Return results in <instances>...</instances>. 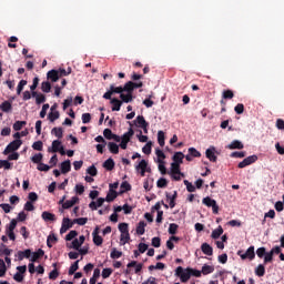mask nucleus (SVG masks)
I'll return each mask as SVG.
<instances>
[{
  "mask_svg": "<svg viewBox=\"0 0 284 284\" xmlns=\"http://www.w3.org/2000/svg\"><path fill=\"white\" fill-rule=\"evenodd\" d=\"M30 256H32V251L30 248L18 252V261H23V258H30Z\"/></svg>",
  "mask_w": 284,
  "mask_h": 284,
  "instance_id": "obj_15",
  "label": "nucleus"
},
{
  "mask_svg": "<svg viewBox=\"0 0 284 284\" xmlns=\"http://www.w3.org/2000/svg\"><path fill=\"white\" fill-rule=\"evenodd\" d=\"M237 256L242 258V261H245L248 258V261H254L256 258V253L254 252V246H250L245 253L243 251L237 252Z\"/></svg>",
  "mask_w": 284,
  "mask_h": 284,
  "instance_id": "obj_1",
  "label": "nucleus"
},
{
  "mask_svg": "<svg viewBox=\"0 0 284 284\" xmlns=\"http://www.w3.org/2000/svg\"><path fill=\"white\" fill-rule=\"evenodd\" d=\"M118 227L121 234H130L128 223H120Z\"/></svg>",
  "mask_w": 284,
  "mask_h": 284,
  "instance_id": "obj_42",
  "label": "nucleus"
},
{
  "mask_svg": "<svg viewBox=\"0 0 284 284\" xmlns=\"http://www.w3.org/2000/svg\"><path fill=\"white\" fill-rule=\"evenodd\" d=\"M203 205H206V207H212L213 214L219 213V204H216V200H213L210 196H206L202 200Z\"/></svg>",
  "mask_w": 284,
  "mask_h": 284,
  "instance_id": "obj_3",
  "label": "nucleus"
},
{
  "mask_svg": "<svg viewBox=\"0 0 284 284\" xmlns=\"http://www.w3.org/2000/svg\"><path fill=\"white\" fill-rule=\"evenodd\" d=\"M120 243L121 245H125L126 243H130V233H121Z\"/></svg>",
  "mask_w": 284,
  "mask_h": 284,
  "instance_id": "obj_37",
  "label": "nucleus"
},
{
  "mask_svg": "<svg viewBox=\"0 0 284 284\" xmlns=\"http://www.w3.org/2000/svg\"><path fill=\"white\" fill-rule=\"evenodd\" d=\"M32 97L36 99L37 105L45 103V95L43 93H38L37 91L31 92Z\"/></svg>",
  "mask_w": 284,
  "mask_h": 284,
  "instance_id": "obj_10",
  "label": "nucleus"
},
{
  "mask_svg": "<svg viewBox=\"0 0 284 284\" xmlns=\"http://www.w3.org/2000/svg\"><path fill=\"white\" fill-rule=\"evenodd\" d=\"M51 134H54L57 139H63V128H53Z\"/></svg>",
  "mask_w": 284,
  "mask_h": 284,
  "instance_id": "obj_32",
  "label": "nucleus"
},
{
  "mask_svg": "<svg viewBox=\"0 0 284 284\" xmlns=\"http://www.w3.org/2000/svg\"><path fill=\"white\" fill-rule=\"evenodd\" d=\"M77 236H79V232L70 231L69 234L65 235V241H72L73 239H77Z\"/></svg>",
  "mask_w": 284,
  "mask_h": 284,
  "instance_id": "obj_58",
  "label": "nucleus"
},
{
  "mask_svg": "<svg viewBox=\"0 0 284 284\" xmlns=\"http://www.w3.org/2000/svg\"><path fill=\"white\" fill-rule=\"evenodd\" d=\"M23 145V142L21 140H13L11 143L7 145V148L3 151V154H10L11 152H17Z\"/></svg>",
  "mask_w": 284,
  "mask_h": 284,
  "instance_id": "obj_2",
  "label": "nucleus"
},
{
  "mask_svg": "<svg viewBox=\"0 0 284 284\" xmlns=\"http://www.w3.org/2000/svg\"><path fill=\"white\" fill-rule=\"evenodd\" d=\"M115 163L112 158H109L106 161L103 163V168L108 170L109 172H112V169L114 168Z\"/></svg>",
  "mask_w": 284,
  "mask_h": 284,
  "instance_id": "obj_22",
  "label": "nucleus"
},
{
  "mask_svg": "<svg viewBox=\"0 0 284 284\" xmlns=\"http://www.w3.org/2000/svg\"><path fill=\"white\" fill-rule=\"evenodd\" d=\"M110 90L113 94H123V87H114V84H111Z\"/></svg>",
  "mask_w": 284,
  "mask_h": 284,
  "instance_id": "obj_49",
  "label": "nucleus"
},
{
  "mask_svg": "<svg viewBox=\"0 0 284 284\" xmlns=\"http://www.w3.org/2000/svg\"><path fill=\"white\" fill-rule=\"evenodd\" d=\"M111 104H113L112 112H119L121 110V105H123V102L116 98H113L111 100Z\"/></svg>",
  "mask_w": 284,
  "mask_h": 284,
  "instance_id": "obj_17",
  "label": "nucleus"
},
{
  "mask_svg": "<svg viewBox=\"0 0 284 284\" xmlns=\"http://www.w3.org/2000/svg\"><path fill=\"white\" fill-rule=\"evenodd\" d=\"M191 273H190V268H186V271L184 273H182V275L180 276L182 283H187L191 278Z\"/></svg>",
  "mask_w": 284,
  "mask_h": 284,
  "instance_id": "obj_38",
  "label": "nucleus"
},
{
  "mask_svg": "<svg viewBox=\"0 0 284 284\" xmlns=\"http://www.w3.org/2000/svg\"><path fill=\"white\" fill-rule=\"evenodd\" d=\"M47 79H49L50 81H52V83H57V81H59V71L52 69L47 73Z\"/></svg>",
  "mask_w": 284,
  "mask_h": 284,
  "instance_id": "obj_12",
  "label": "nucleus"
},
{
  "mask_svg": "<svg viewBox=\"0 0 284 284\" xmlns=\"http://www.w3.org/2000/svg\"><path fill=\"white\" fill-rule=\"evenodd\" d=\"M0 110L2 112H11L12 111V103H10V101H4L2 102V104L0 105Z\"/></svg>",
  "mask_w": 284,
  "mask_h": 284,
  "instance_id": "obj_25",
  "label": "nucleus"
},
{
  "mask_svg": "<svg viewBox=\"0 0 284 284\" xmlns=\"http://www.w3.org/2000/svg\"><path fill=\"white\" fill-rule=\"evenodd\" d=\"M244 148L245 145H243V142L239 140H234L227 145L229 150H243Z\"/></svg>",
  "mask_w": 284,
  "mask_h": 284,
  "instance_id": "obj_11",
  "label": "nucleus"
},
{
  "mask_svg": "<svg viewBox=\"0 0 284 284\" xmlns=\"http://www.w3.org/2000/svg\"><path fill=\"white\" fill-rule=\"evenodd\" d=\"M33 150H37L38 152H43V142L37 141L32 144Z\"/></svg>",
  "mask_w": 284,
  "mask_h": 284,
  "instance_id": "obj_56",
  "label": "nucleus"
},
{
  "mask_svg": "<svg viewBox=\"0 0 284 284\" xmlns=\"http://www.w3.org/2000/svg\"><path fill=\"white\" fill-rule=\"evenodd\" d=\"M108 148H109V151L111 152V154H119V144H116L114 142H109Z\"/></svg>",
  "mask_w": 284,
  "mask_h": 284,
  "instance_id": "obj_29",
  "label": "nucleus"
},
{
  "mask_svg": "<svg viewBox=\"0 0 284 284\" xmlns=\"http://www.w3.org/2000/svg\"><path fill=\"white\" fill-rule=\"evenodd\" d=\"M171 174H180L181 176H185V174L181 173V164L175 162L171 163Z\"/></svg>",
  "mask_w": 284,
  "mask_h": 284,
  "instance_id": "obj_18",
  "label": "nucleus"
},
{
  "mask_svg": "<svg viewBox=\"0 0 284 284\" xmlns=\"http://www.w3.org/2000/svg\"><path fill=\"white\" fill-rule=\"evenodd\" d=\"M120 187V194H125V192H130L132 190V185L128 183V181L122 182Z\"/></svg>",
  "mask_w": 284,
  "mask_h": 284,
  "instance_id": "obj_27",
  "label": "nucleus"
},
{
  "mask_svg": "<svg viewBox=\"0 0 284 284\" xmlns=\"http://www.w3.org/2000/svg\"><path fill=\"white\" fill-rule=\"evenodd\" d=\"M255 275L263 277L265 276V265L260 264L256 268H255Z\"/></svg>",
  "mask_w": 284,
  "mask_h": 284,
  "instance_id": "obj_36",
  "label": "nucleus"
},
{
  "mask_svg": "<svg viewBox=\"0 0 284 284\" xmlns=\"http://www.w3.org/2000/svg\"><path fill=\"white\" fill-rule=\"evenodd\" d=\"M4 168V170H12V164L8 160H0V170Z\"/></svg>",
  "mask_w": 284,
  "mask_h": 284,
  "instance_id": "obj_50",
  "label": "nucleus"
},
{
  "mask_svg": "<svg viewBox=\"0 0 284 284\" xmlns=\"http://www.w3.org/2000/svg\"><path fill=\"white\" fill-rule=\"evenodd\" d=\"M183 159H185V154H183V152H175L172 158L173 163H178L179 165L183 163Z\"/></svg>",
  "mask_w": 284,
  "mask_h": 284,
  "instance_id": "obj_19",
  "label": "nucleus"
},
{
  "mask_svg": "<svg viewBox=\"0 0 284 284\" xmlns=\"http://www.w3.org/2000/svg\"><path fill=\"white\" fill-rule=\"evenodd\" d=\"M123 92H126L128 94H132L134 92V88L132 84V81H129L122 87Z\"/></svg>",
  "mask_w": 284,
  "mask_h": 284,
  "instance_id": "obj_31",
  "label": "nucleus"
},
{
  "mask_svg": "<svg viewBox=\"0 0 284 284\" xmlns=\"http://www.w3.org/2000/svg\"><path fill=\"white\" fill-rule=\"evenodd\" d=\"M184 185H186L187 192H196V186H194L190 181L184 180Z\"/></svg>",
  "mask_w": 284,
  "mask_h": 284,
  "instance_id": "obj_59",
  "label": "nucleus"
},
{
  "mask_svg": "<svg viewBox=\"0 0 284 284\" xmlns=\"http://www.w3.org/2000/svg\"><path fill=\"white\" fill-rule=\"evenodd\" d=\"M135 123H138V128H143L144 125L149 124L143 115H138L135 119Z\"/></svg>",
  "mask_w": 284,
  "mask_h": 284,
  "instance_id": "obj_35",
  "label": "nucleus"
},
{
  "mask_svg": "<svg viewBox=\"0 0 284 284\" xmlns=\"http://www.w3.org/2000/svg\"><path fill=\"white\" fill-rule=\"evenodd\" d=\"M45 252L42 248H39L37 252L32 253V256L30 258L31 263H37L39 258H42L44 256Z\"/></svg>",
  "mask_w": 284,
  "mask_h": 284,
  "instance_id": "obj_16",
  "label": "nucleus"
},
{
  "mask_svg": "<svg viewBox=\"0 0 284 284\" xmlns=\"http://www.w3.org/2000/svg\"><path fill=\"white\" fill-rule=\"evenodd\" d=\"M72 225H74V222L72 220H70L69 217H64L62 220L60 234H65V232H68L70 230V227H72Z\"/></svg>",
  "mask_w": 284,
  "mask_h": 284,
  "instance_id": "obj_5",
  "label": "nucleus"
},
{
  "mask_svg": "<svg viewBox=\"0 0 284 284\" xmlns=\"http://www.w3.org/2000/svg\"><path fill=\"white\" fill-rule=\"evenodd\" d=\"M202 274L204 276H207V274H212L214 272V266L204 264L201 270Z\"/></svg>",
  "mask_w": 284,
  "mask_h": 284,
  "instance_id": "obj_26",
  "label": "nucleus"
},
{
  "mask_svg": "<svg viewBox=\"0 0 284 284\" xmlns=\"http://www.w3.org/2000/svg\"><path fill=\"white\" fill-rule=\"evenodd\" d=\"M223 234V226H219L217 229L213 230L211 234V239H221V235Z\"/></svg>",
  "mask_w": 284,
  "mask_h": 284,
  "instance_id": "obj_28",
  "label": "nucleus"
},
{
  "mask_svg": "<svg viewBox=\"0 0 284 284\" xmlns=\"http://www.w3.org/2000/svg\"><path fill=\"white\" fill-rule=\"evenodd\" d=\"M231 159H245V151H235L231 153Z\"/></svg>",
  "mask_w": 284,
  "mask_h": 284,
  "instance_id": "obj_44",
  "label": "nucleus"
},
{
  "mask_svg": "<svg viewBox=\"0 0 284 284\" xmlns=\"http://www.w3.org/2000/svg\"><path fill=\"white\" fill-rule=\"evenodd\" d=\"M77 223L78 225H85L88 223V217H79L73 220V225Z\"/></svg>",
  "mask_w": 284,
  "mask_h": 284,
  "instance_id": "obj_63",
  "label": "nucleus"
},
{
  "mask_svg": "<svg viewBox=\"0 0 284 284\" xmlns=\"http://www.w3.org/2000/svg\"><path fill=\"white\" fill-rule=\"evenodd\" d=\"M6 272H8V268L6 267V262L0 258V277L6 276Z\"/></svg>",
  "mask_w": 284,
  "mask_h": 284,
  "instance_id": "obj_51",
  "label": "nucleus"
},
{
  "mask_svg": "<svg viewBox=\"0 0 284 284\" xmlns=\"http://www.w3.org/2000/svg\"><path fill=\"white\" fill-rule=\"evenodd\" d=\"M135 170L138 172L139 170H141L140 172L141 176H145V172H150V170H148V161L141 160L140 163L135 166Z\"/></svg>",
  "mask_w": 284,
  "mask_h": 284,
  "instance_id": "obj_7",
  "label": "nucleus"
},
{
  "mask_svg": "<svg viewBox=\"0 0 284 284\" xmlns=\"http://www.w3.org/2000/svg\"><path fill=\"white\" fill-rule=\"evenodd\" d=\"M156 185L160 189L168 187V180L165 178H161L158 180Z\"/></svg>",
  "mask_w": 284,
  "mask_h": 284,
  "instance_id": "obj_57",
  "label": "nucleus"
},
{
  "mask_svg": "<svg viewBox=\"0 0 284 284\" xmlns=\"http://www.w3.org/2000/svg\"><path fill=\"white\" fill-rule=\"evenodd\" d=\"M178 231H179V224L171 223L170 226H169V234L174 236V234H176Z\"/></svg>",
  "mask_w": 284,
  "mask_h": 284,
  "instance_id": "obj_47",
  "label": "nucleus"
},
{
  "mask_svg": "<svg viewBox=\"0 0 284 284\" xmlns=\"http://www.w3.org/2000/svg\"><path fill=\"white\" fill-rule=\"evenodd\" d=\"M158 143L161 148H163V145H165V132H163V131L158 132Z\"/></svg>",
  "mask_w": 284,
  "mask_h": 284,
  "instance_id": "obj_34",
  "label": "nucleus"
},
{
  "mask_svg": "<svg viewBox=\"0 0 284 284\" xmlns=\"http://www.w3.org/2000/svg\"><path fill=\"white\" fill-rule=\"evenodd\" d=\"M116 196H119V193H116V191H114V190H110L104 200L108 203H112V201H114V199H116Z\"/></svg>",
  "mask_w": 284,
  "mask_h": 284,
  "instance_id": "obj_24",
  "label": "nucleus"
},
{
  "mask_svg": "<svg viewBox=\"0 0 284 284\" xmlns=\"http://www.w3.org/2000/svg\"><path fill=\"white\" fill-rule=\"evenodd\" d=\"M110 256L111 258H121V256H123V252L116 251V248H113Z\"/></svg>",
  "mask_w": 284,
  "mask_h": 284,
  "instance_id": "obj_60",
  "label": "nucleus"
},
{
  "mask_svg": "<svg viewBox=\"0 0 284 284\" xmlns=\"http://www.w3.org/2000/svg\"><path fill=\"white\" fill-rule=\"evenodd\" d=\"M93 243L98 246L103 245V237L101 235H93Z\"/></svg>",
  "mask_w": 284,
  "mask_h": 284,
  "instance_id": "obj_61",
  "label": "nucleus"
},
{
  "mask_svg": "<svg viewBox=\"0 0 284 284\" xmlns=\"http://www.w3.org/2000/svg\"><path fill=\"white\" fill-rule=\"evenodd\" d=\"M59 116H61V113H59V111H51L48 114V119L51 123H54L57 121V119H59Z\"/></svg>",
  "mask_w": 284,
  "mask_h": 284,
  "instance_id": "obj_30",
  "label": "nucleus"
},
{
  "mask_svg": "<svg viewBox=\"0 0 284 284\" xmlns=\"http://www.w3.org/2000/svg\"><path fill=\"white\" fill-rule=\"evenodd\" d=\"M87 174H90V176H97L98 174L97 166L94 165L89 166L87 170Z\"/></svg>",
  "mask_w": 284,
  "mask_h": 284,
  "instance_id": "obj_62",
  "label": "nucleus"
},
{
  "mask_svg": "<svg viewBox=\"0 0 284 284\" xmlns=\"http://www.w3.org/2000/svg\"><path fill=\"white\" fill-rule=\"evenodd\" d=\"M201 250L206 256H212V254H214V248H212V246L207 243H203L201 245Z\"/></svg>",
  "mask_w": 284,
  "mask_h": 284,
  "instance_id": "obj_14",
  "label": "nucleus"
},
{
  "mask_svg": "<svg viewBox=\"0 0 284 284\" xmlns=\"http://www.w3.org/2000/svg\"><path fill=\"white\" fill-rule=\"evenodd\" d=\"M206 159L211 161L212 163H216L217 156H216V148L212 146L205 151Z\"/></svg>",
  "mask_w": 284,
  "mask_h": 284,
  "instance_id": "obj_6",
  "label": "nucleus"
},
{
  "mask_svg": "<svg viewBox=\"0 0 284 284\" xmlns=\"http://www.w3.org/2000/svg\"><path fill=\"white\" fill-rule=\"evenodd\" d=\"M132 136H134V129L130 128L129 131L121 136V141L124 143H130V141H132Z\"/></svg>",
  "mask_w": 284,
  "mask_h": 284,
  "instance_id": "obj_9",
  "label": "nucleus"
},
{
  "mask_svg": "<svg viewBox=\"0 0 284 284\" xmlns=\"http://www.w3.org/2000/svg\"><path fill=\"white\" fill-rule=\"evenodd\" d=\"M79 270V260L75 261L69 268V276H72Z\"/></svg>",
  "mask_w": 284,
  "mask_h": 284,
  "instance_id": "obj_52",
  "label": "nucleus"
},
{
  "mask_svg": "<svg viewBox=\"0 0 284 284\" xmlns=\"http://www.w3.org/2000/svg\"><path fill=\"white\" fill-rule=\"evenodd\" d=\"M78 202H79V197L78 196H73V197H71V200H67L62 204V209L63 210H70V207H73V205H77Z\"/></svg>",
  "mask_w": 284,
  "mask_h": 284,
  "instance_id": "obj_8",
  "label": "nucleus"
},
{
  "mask_svg": "<svg viewBox=\"0 0 284 284\" xmlns=\"http://www.w3.org/2000/svg\"><path fill=\"white\" fill-rule=\"evenodd\" d=\"M61 148V141L59 140H54L52 142V146L48 149V152H53V153H57L59 152V149Z\"/></svg>",
  "mask_w": 284,
  "mask_h": 284,
  "instance_id": "obj_23",
  "label": "nucleus"
},
{
  "mask_svg": "<svg viewBox=\"0 0 284 284\" xmlns=\"http://www.w3.org/2000/svg\"><path fill=\"white\" fill-rule=\"evenodd\" d=\"M189 154H190L193 159H201V152H199L195 148H190V149H189Z\"/></svg>",
  "mask_w": 284,
  "mask_h": 284,
  "instance_id": "obj_46",
  "label": "nucleus"
},
{
  "mask_svg": "<svg viewBox=\"0 0 284 284\" xmlns=\"http://www.w3.org/2000/svg\"><path fill=\"white\" fill-rule=\"evenodd\" d=\"M143 154H152V142H148L143 148H142Z\"/></svg>",
  "mask_w": 284,
  "mask_h": 284,
  "instance_id": "obj_55",
  "label": "nucleus"
},
{
  "mask_svg": "<svg viewBox=\"0 0 284 284\" xmlns=\"http://www.w3.org/2000/svg\"><path fill=\"white\" fill-rule=\"evenodd\" d=\"M41 90L48 94L50 90H52V84L48 81H44L41 83Z\"/></svg>",
  "mask_w": 284,
  "mask_h": 284,
  "instance_id": "obj_39",
  "label": "nucleus"
},
{
  "mask_svg": "<svg viewBox=\"0 0 284 284\" xmlns=\"http://www.w3.org/2000/svg\"><path fill=\"white\" fill-rule=\"evenodd\" d=\"M58 239H57V235L54 234H50L47 239V245L48 247H52V244L51 243H57Z\"/></svg>",
  "mask_w": 284,
  "mask_h": 284,
  "instance_id": "obj_53",
  "label": "nucleus"
},
{
  "mask_svg": "<svg viewBox=\"0 0 284 284\" xmlns=\"http://www.w3.org/2000/svg\"><path fill=\"white\" fill-rule=\"evenodd\" d=\"M31 161H32V163H37L38 165L41 164V162L43 161V153L34 154L31 158Z\"/></svg>",
  "mask_w": 284,
  "mask_h": 284,
  "instance_id": "obj_40",
  "label": "nucleus"
},
{
  "mask_svg": "<svg viewBox=\"0 0 284 284\" xmlns=\"http://www.w3.org/2000/svg\"><path fill=\"white\" fill-rule=\"evenodd\" d=\"M256 161H258V156H256V155L247 156L242 162H240L237 164V168L240 170H243V168H247V165H252V163H256Z\"/></svg>",
  "mask_w": 284,
  "mask_h": 284,
  "instance_id": "obj_4",
  "label": "nucleus"
},
{
  "mask_svg": "<svg viewBox=\"0 0 284 284\" xmlns=\"http://www.w3.org/2000/svg\"><path fill=\"white\" fill-rule=\"evenodd\" d=\"M236 114H243V112H245V105H243V103H239L235 108H234Z\"/></svg>",
  "mask_w": 284,
  "mask_h": 284,
  "instance_id": "obj_64",
  "label": "nucleus"
},
{
  "mask_svg": "<svg viewBox=\"0 0 284 284\" xmlns=\"http://www.w3.org/2000/svg\"><path fill=\"white\" fill-rule=\"evenodd\" d=\"M42 219H43V221H51V222H54V221H57V215H54V213H50V212H48V211H44V212H42Z\"/></svg>",
  "mask_w": 284,
  "mask_h": 284,
  "instance_id": "obj_20",
  "label": "nucleus"
},
{
  "mask_svg": "<svg viewBox=\"0 0 284 284\" xmlns=\"http://www.w3.org/2000/svg\"><path fill=\"white\" fill-rule=\"evenodd\" d=\"M222 99H234V91L233 90L223 91Z\"/></svg>",
  "mask_w": 284,
  "mask_h": 284,
  "instance_id": "obj_54",
  "label": "nucleus"
},
{
  "mask_svg": "<svg viewBox=\"0 0 284 284\" xmlns=\"http://www.w3.org/2000/svg\"><path fill=\"white\" fill-rule=\"evenodd\" d=\"M120 99L122 103H132V101H134V97L132 95V93H121Z\"/></svg>",
  "mask_w": 284,
  "mask_h": 284,
  "instance_id": "obj_21",
  "label": "nucleus"
},
{
  "mask_svg": "<svg viewBox=\"0 0 284 284\" xmlns=\"http://www.w3.org/2000/svg\"><path fill=\"white\" fill-rule=\"evenodd\" d=\"M60 169H61L62 174H68V172H70L72 170V164H71L70 160L63 161L60 164Z\"/></svg>",
  "mask_w": 284,
  "mask_h": 284,
  "instance_id": "obj_13",
  "label": "nucleus"
},
{
  "mask_svg": "<svg viewBox=\"0 0 284 284\" xmlns=\"http://www.w3.org/2000/svg\"><path fill=\"white\" fill-rule=\"evenodd\" d=\"M28 122L26 121H16L14 124H13V130L16 132H19V130H21L23 128V125H27Z\"/></svg>",
  "mask_w": 284,
  "mask_h": 284,
  "instance_id": "obj_45",
  "label": "nucleus"
},
{
  "mask_svg": "<svg viewBox=\"0 0 284 284\" xmlns=\"http://www.w3.org/2000/svg\"><path fill=\"white\" fill-rule=\"evenodd\" d=\"M158 163H159V170H160L161 174H163V175L168 174V169L165 168V161L158 160Z\"/></svg>",
  "mask_w": 284,
  "mask_h": 284,
  "instance_id": "obj_43",
  "label": "nucleus"
},
{
  "mask_svg": "<svg viewBox=\"0 0 284 284\" xmlns=\"http://www.w3.org/2000/svg\"><path fill=\"white\" fill-rule=\"evenodd\" d=\"M1 247L3 248H0V256H10L12 254V250L6 247V244H1Z\"/></svg>",
  "mask_w": 284,
  "mask_h": 284,
  "instance_id": "obj_41",
  "label": "nucleus"
},
{
  "mask_svg": "<svg viewBox=\"0 0 284 284\" xmlns=\"http://www.w3.org/2000/svg\"><path fill=\"white\" fill-rule=\"evenodd\" d=\"M145 222L141 221L139 222L138 226H136V234H140V236H143V234H145Z\"/></svg>",
  "mask_w": 284,
  "mask_h": 284,
  "instance_id": "obj_33",
  "label": "nucleus"
},
{
  "mask_svg": "<svg viewBox=\"0 0 284 284\" xmlns=\"http://www.w3.org/2000/svg\"><path fill=\"white\" fill-rule=\"evenodd\" d=\"M26 85H28V81L21 80L17 87V94H21V92H23V88H26Z\"/></svg>",
  "mask_w": 284,
  "mask_h": 284,
  "instance_id": "obj_48",
  "label": "nucleus"
}]
</instances>
